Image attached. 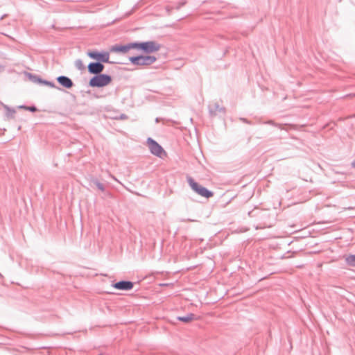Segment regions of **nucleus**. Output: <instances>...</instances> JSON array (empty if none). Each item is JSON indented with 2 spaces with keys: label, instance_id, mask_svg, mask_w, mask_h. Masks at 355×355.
Masks as SVG:
<instances>
[{
  "label": "nucleus",
  "instance_id": "412c9836",
  "mask_svg": "<svg viewBox=\"0 0 355 355\" xmlns=\"http://www.w3.org/2000/svg\"><path fill=\"white\" fill-rule=\"evenodd\" d=\"M116 119H122V120H125V119H128V116L125 114H121L119 117H117Z\"/></svg>",
  "mask_w": 355,
  "mask_h": 355
},
{
  "label": "nucleus",
  "instance_id": "f03ea898",
  "mask_svg": "<svg viewBox=\"0 0 355 355\" xmlns=\"http://www.w3.org/2000/svg\"><path fill=\"white\" fill-rule=\"evenodd\" d=\"M112 78L110 75L101 73L94 76L89 79V85L92 87H103L112 83Z\"/></svg>",
  "mask_w": 355,
  "mask_h": 355
},
{
  "label": "nucleus",
  "instance_id": "aec40b11",
  "mask_svg": "<svg viewBox=\"0 0 355 355\" xmlns=\"http://www.w3.org/2000/svg\"><path fill=\"white\" fill-rule=\"evenodd\" d=\"M266 124H270V125H274V126H275V127H277V128H280V129H282V125H281V124L276 123H275V122H274L273 121H272V120H269V121H266Z\"/></svg>",
  "mask_w": 355,
  "mask_h": 355
},
{
  "label": "nucleus",
  "instance_id": "2eb2a0df",
  "mask_svg": "<svg viewBox=\"0 0 355 355\" xmlns=\"http://www.w3.org/2000/svg\"><path fill=\"white\" fill-rule=\"evenodd\" d=\"M27 76H28L29 80L31 81H32L33 83H37V84H42L43 79L38 75L28 73Z\"/></svg>",
  "mask_w": 355,
  "mask_h": 355
},
{
  "label": "nucleus",
  "instance_id": "6e6552de",
  "mask_svg": "<svg viewBox=\"0 0 355 355\" xmlns=\"http://www.w3.org/2000/svg\"><path fill=\"white\" fill-rule=\"evenodd\" d=\"M209 114L211 117H214L217 116L218 114H223V115L225 114V107L223 106H220V105L217 102H214L211 103L208 106Z\"/></svg>",
  "mask_w": 355,
  "mask_h": 355
},
{
  "label": "nucleus",
  "instance_id": "0eeeda50",
  "mask_svg": "<svg viewBox=\"0 0 355 355\" xmlns=\"http://www.w3.org/2000/svg\"><path fill=\"white\" fill-rule=\"evenodd\" d=\"M104 69L103 63L100 62H92L87 66L88 72L94 76L102 73Z\"/></svg>",
  "mask_w": 355,
  "mask_h": 355
},
{
  "label": "nucleus",
  "instance_id": "9b49d317",
  "mask_svg": "<svg viewBox=\"0 0 355 355\" xmlns=\"http://www.w3.org/2000/svg\"><path fill=\"white\" fill-rule=\"evenodd\" d=\"M58 83L66 89H71L74 86L73 80L66 76H60L56 78Z\"/></svg>",
  "mask_w": 355,
  "mask_h": 355
},
{
  "label": "nucleus",
  "instance_id": "393cba45",
  "mask_svg": "<svg viewBox=\"0 0 355 355\" xmlns=\"http://www.w3.org/2000/svg\"><path fill=\"white\" fill-rule=\"evenodd\" d=\"M161 119L159 118H156L155 121L158 123Z\"/></svg>",
  "mask_w": 355,
  "mask_h": 355
},
{
  "label": "nucleus",
  "instance_id": "20e7f679",
  "mask_svg": "<svg viewBox=\"0 0 355 355\" xmlns=\"http://www.w3.org/2000/svg\"><path fill=\"white\" fill-rule=\"evenodd\" d=\"M187 182L191 188L198 195L209 198L214 196V192L207 189L206 187H202L196 182L191 177L187 178Z\"/></svg>",
  "mask_w": 355,
  "mask_h": 355
},
{
  "label": "nucleus",
  "instance_id": "ddd939ff",
  "mask_svg": "<svg viewBox=\"0 0 355 355\" xmlns=\"http://www.w3.org/2000/svg\"><path fill=\"white\" fill-rule=\"evenodd\" d=\"M3 107L6 110L5 116L8 120L13 119L15 118V114L16 113V110L14 108H11L7 105H3Z\"/></svg>",
  "mask_w": 355,
  "mask_h": 355
},
{
  "label": "nucleus",
  "instance_id": "4468645a",
  "mask_svg": "<svg viewBox=\"0 0 355 355\" xmlns=\"http://www.w3.org/2000/svg\"><path fill=\"white\" fill-rule=\"evenodd\" d=\"M196 318V315L193 313H189L186 316H179L178 320L184 323H189Z\"/></svg>",
  "mask_w": 355,
  "mask_h": 355
},
{
  "label": "nucleus",
  "instance_id": "f3484780",
  "mask_svg": "<svg viewBox=\"0 0 355 355\" xmlns=\"http://www.w3.org/2000/svg\"><path fill=\"white\" fill-rule=\"evenodd\" d=\"M17 107L19 109H24V110H28L32 112H35L37 111V108L35 105H31V106L19 105Z\"/></svg>",
  "mask_w": 355,
  "mask_h": 355
},
{
  "label": "nucleus",
  "instance_id": "5701e85b",
  "mask_svg": "<svg viewBox=\"0 0 355 355\" xmlns=\"http://www.w3.org/2000/svg\"><path fill=\"white\" fill-rule=\"evenodd\" d=\"M249 215H250V216H257V214H254V211H252L249 212Z\"/></svg>",
  "mask_w": 355,
  "mask_h": 355
},
{
  "label": "nucleus",
  "instance_id": "1a4fd4ad",
  "mask_svg": "<svg viewBox=\"0 0 355 355\" xmlns=\"http://www.w3.org/2000/svg\"><path fill=\"white\" fill-rule=\"evenodd\" d=\"M134 45H135L134 42H130L125 45L116 44V45L111 46L110 51L116 52V53H125L130 49H135Z\"/></svg>",
  "mask_w": 355,
  "mask_h": 355
},
{
  "label": "nucleus",
  "instance_id": "f257e3e1",
  "mask_svg": "<svg viewBox=\"0 0 355 355\" xmlns=\"http://www.w3.org/2000/svg\"><path fill=\"white\" fill-rule=\"evenodd\" d=\"M135 49L149 55L152 53L158 51L161 48V44L155 41L146 42H134Z\"/></svg>",
  "mask_w": 355,
  "mask_h": 355
},
{
  "label": "nucleus",
  "instance_id": "7ed1b4c3",
  "mask_svg": "<svg viewBox=\"0 0 355 355\" xmlns=\"http://www.w3.org/2000/svg\"><path fill=\"white\" fill-rule=\"evenodd\" d=\"M131 64L137 66H149L153 64L157 58L154 55H139L137 56H132L129 58Z\"/></svg>",
  "mask_w": 355,
  "mask_h": 355
},
{
  "label": "nucleus",
  "instance_id": "39448f33",
  "mask_svg": "<svg viewBox=\"0 0 355 355\" xmlns=\"http://www.w3.org/2000/svg\"><path fill=\"white\" fill-rule=\"evenodd\" d=\"M87 55L90 58L95 60L96 62L113 63V62L110 61V53L108 51H88Z\"/></svg>",
  "mask_w": 355,
  "mask_h": 355
},
{
  "label": "nucleus",
  "instance_id": "6ab92c4d",
  "mask_svg": "<svg viewBox=\"0 0 355 355\" xmlns=\"http://www.w3.org/2000/svg\"><path fill=\"white\" fill-rule=\"evenodd\" d=\"M42 85L48 86V87H51V88H56L58 89H60V88L57 87L53 82H51V81H49V80H44V79H43V80L42 82Z\"/></svg>",
  "mask_w": 355,
  "mask_h": 355
},
{
  "label": "nucleus",
  "instance_id": "dca6fc26",
  "mask_svg": "<svg viewBox=\"0 0 355 355\" xmlns=\"http://www.w3.org/2000/svg\"><path fill=\"white\" fill-rule=\"evenodd\" d=\"M346 263L352 267H355V255L349 254L345 258Z\"/></svg>",
  "mask_w": 355,
  "mask_h": 355
},
{
  "label": "nucleus",
  "instance_id": "a211bd4d",
  "mask_svg": "<svg viewBox=\"0 0 355 355\" xmlns=\"http://www.w3.org/2000/svg\"><path fill=\"white\" fill-rule=\"evenodd\" d=\"M74 65L78 70L83 71L85 69V67L80 59L76 60L74 62Z\"/></svg>",
  "mask_w": 355,
  "mask_h": 355
},
{
  "label": "nucleus",
  "instance_id": "4be33fe9",
  "mask_svg": "<svg viewBox=\"0 0 355 355\" xmlns=\"http://www.w3.org/2000/svg\"><path fill=\"white\" fill-rule=\"evenodd\" d=\"M240 120L245 123L251 124V123L247 119L240 118Z\"/></svg>",
  "mask_w": 355,
  "mask_h": 355
},
{
  "label": "nucleus",
  "instance_id": "9d476101",
  "mask_svg": "<svg viewBox=\"0 0 355 355\" xmlns=\"http://www.w3.org/2000/svg\"><path fill=\"white\" fill-rule=\"evenodd\" d=\"M112 286L121 291H130L132 289L134 283L128 280H121L118 282L114 283Z\"/></svg>",
  "mask_w": 355,
  "mask_h": 355
},
{
  "label": "nucleus",
  "instance_id": "423d86ee",
  "mask_svg": "<svg viewBox=\"0 0 355 355\" xmlns=\"http://www.w3.org/2000/svg\"><path fill=\"white\" fill-rule=\"evenodd\" d=\"M147 143L148 144L150 153L154 155L162 157V154L165 153L163 148L152 138H148Z\"/></svg>",
  "mask_w": 355,
  "mask_h": 355
},
{
  "label": "nucleus",
  "instance_id": "b1692460",
  "mask_svg": "<svg viewBox=\"0 0 355 355\" xmlns=\"http://www.w3.org/2000/svg\"><path fill=\"white\" fill-rule=\"evenodd\" d=\"M352 168H355V159L353 160V162H352Z\"/></svg>",
  "mask_w": 355,
  "mask_h": 355
},
{
  "label": "nucleus",
  "instance_id": "a878e982",
  "mask_svg": "<svg viewBox=\"0 0 355 355\" xmlns=\"http://www.w3.org/2000/svg\"><path fill=\"white\" fill-rule=\"evenodd\" d=\"M184 4H185V2H183V3H182V4H181V5H182V6H183V5H184Z\"/></svg>",
  "mask_w": 355,
  "mask_h": 355
},
{
  "label": "nucleus",
  "instance_id": "f8f14e48",
  "mask_svg": "<svg viewBox=\"0 0 355 355\" xmlns=\"http://www.w3.org/2000/svg\"><path fill=\"white\" fill-rule=\"evenodd\" d=\"M90 185L92 187L93 185L95 186L98 190L103 192L105 193V196L108 198H112V194L110 192L107 191L105 190L106 186L101 183L98 179L96 178H92L90 180Z\"/></svg>",
  "mask_w": 355,
  "mask_h": 355
}]
</instances>
